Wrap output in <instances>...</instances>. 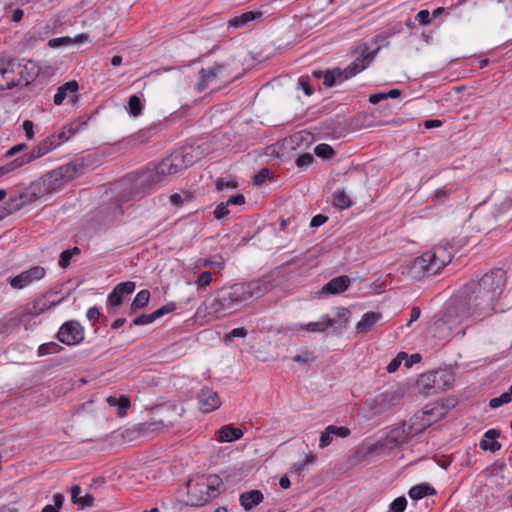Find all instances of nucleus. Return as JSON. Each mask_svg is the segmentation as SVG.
Wrapping results in <instances>:
<instances>
[{
  "mask_svg": "<svg viewBox=\"0 0 512 512\" xmlns=\"http://www.w3.org/2000/svg\"><path fill=\"white\" fill-rule=\"evenodd\" d=\"M444 415L443 407L440 405H427L423 410L416 412L408 421V431L416 436L432 424L440 420Z\"/></svg>",
  "mask_w": 512,
  "mask_h": 512,
  "instance_id": "1a4fd4ad",
  "label": "nucleus"
},
{
  "mask_svg": "<svg viewBox=\"0 0 512 512\" xmlns=\"http://www.w3.org/2000/svg\"><path fill=\"white\" fill-rule=\"evenodd\" d=\"M409 496L413 500H420L425 496H431L436 494V490L427 483L415 485L410 488L408 492Z\"/></svg>",
  "mask_w": 512,
  "mask_h": 512,
  "instance_id": "bb28decb",
  "label": "nucleus"
},
{
  "mask_svg": "<svg viewBox=\"0 0 512 512\" xmlns=\"http://www.w3.org/2000/svg\"><path fill=\"white\" fill-rule=\"evenodd\" d=\"M475 302L470 301L469 292L466 289L463 292V296L460 299L454 300L447 308L446 321H437L435 322V328L443 329L447 326V324L458 322L468 319L469 317L475 318H485L487 313L484 309H479L478 311H474Z\"/></svg>",
  "mask_w": 512,
  "mask_h": 512,
  "instance_id": "20e7f679",
  "label": "nucleus"
},
{
  "mask_svg": "<svg viewBox=\"0 0 512 512\" xmlns=\"http://www.w3.org/2000/svg\"><path fill=\"white\" fill-rule=\"evenodd\" d=\"M314 158L310 153L300 155L295 163L298 167L303 168L309 166L313 162Z\"/></svg>",
  "mask_w": 512,
  "mask_h": 512,
  "instance_id": "6e6d98bb",
  "label": "nucleus"
},
{
  "mask_svg": "<svg viewBox=\"0 0 512 512\" xmlns=\"http://www.w3.org/2000/svg\"><path fill=\"white\" fill-rule=\"evenodd\" d=\"M197 398L199 409L203 413H210L218 409L221 405V400L217 392L208 387L201 389Z\"/></svg>",
  "mask_w": 512,
  "mask_h": 512,
  "instance_id": "dca6fc26",
  "label": "nucleus"
},
{
  "mask_svg": "<svg viewBox=\"0 0 512 512\" xmlns=\"http://www.w3.org/2000/svg\"><path fill=\"white\" fill-rule=\"evenodd\" d=\"M262 12L260 11H247L240 16H235L229 20V25L234 28H241L256 19L261 18Z\"/></svg>",
  "mask_w": 512,
  "mask_h": 512,
  "instance_id": "393cba45",
  "label": "nucleus"
},
{
  "mask_svg": "<svg viewBox=\"0 0 512 512\" xmlns=\"http://www.w3.org/2000/svg\"><path fill=\"white\" fill-rule=\"evenodd\" d=\"M381 313L377 312H367L365 313L361 320L357 323L356 329L360 333H366L370 331L374 325L380 320Z\"/></svg>",
  "mask_w": 512,
  "mask_h": 512,
  "instance_id": "b1692460",
  "label": "nucleus"
},
{
  "mask_svg": "<svg viewBox=\"0 0 512 512\" xmlns=\"http://www.w3.org/2000/svg\"><path fill=\"white\" fill-rule=\"evenodd\" d=\"M222 485L221 480L217 476H210L207 479V483H196L191 486L190 482H188V493L190 495L200 494V498L196 501H192V506H200L204 502H207L210 498L216 497L220 486Z\"/></svg>",
  "mask_w": 512,
  "mask_h": 512,
  "instance_id": "9b49d317",
  "label": "nucleus"
},
{
  "mask_svg": "<svg viewBox=\"0 0 512 512\" xmlns=\"http://www.w3.org/2000/svg\"><path fill=\"white\" fill-rule=\"evenodd\" d=\"M45 150L46 152H50L51 150L55 149L56 147L59 146V141L56 139V137H47L45 138L43 141H41L39 143Z\"/></svg>",
  "mask_w": 512,
  "mask_h": 512,
  "instance_id": "3c124183",
  "label": "nucleus"
},
{
  "mask_svg": "<svg viewBox=\"0 0 512 512\" xmlns=\"http://www.w3.org/2000/svg\"><path fill=\"white\" fill-rule=\"evenodd\" d=\"M216 258H217L216 260L204 259L202 261L201 265L203 267H219V268H222L223 265H224V260L222 259L221 256H217Z\"/></svg>",
  "mask_w": 512,
  "mask_h": 512,
  "instance_id": "13d9d810",
  "label": "nucleus"
},
{
  "mask_svg": "<svg viewBox=\"0 0 512 512\" xmlns=\"http://www.w3.org/2000/svg\"><path fill=\"white\" fill-rule=\"evenodd\" d=\"M264 500V495L260 490L254 489L243 492L239 496L240 505L246 511H250Z\"/></svg>",
  "mask_w": 512,
  "mask_h": 512,
  "instance_id": "aec40b11",
  "label": "nucleus"
},
{
  "mask_svg": "<svg viewBox=\"0 0 512 512\" xmlns=\"http://www.w3.org/2000/svg\"><path fill=\"white\" fill-rule=\"evenodd\" d=\"M174 309H175V304L169 303L167 305L160 307L159 309L155 310L152 313H153L154 319L156 320V319L164 316L165 314L172 312Z\"/></svg>",
  "mask_w": 512,
  "mask_h": 512,
  "instance_id": "5fc2aeb1",
  "label": "nucleus"
},
{
  "mask_svg": "<svg viewBox=\"0 0 512 512\" xmlns=\"http://www.w3.org/2000/svg\"><path fill=\"white\" fill-rule=\"evenodd\" d=\"M292 360L294 362L306 364V363L313 361L314 357H313L312 353L306 352L304 354H299V355L293 356Z\"/></svg>",
  "mask_w": 512,
  "mask_h": 512,
  "instance_id": "0e129e2a",
  "label": "nucleus"
},
{
  "mask_svg": "<svg viewBox=\"0 0 512 512\" xmlns=\"http://www.w3.org/2000/svg\"><path fill=\"white\" fill-rule=\"evenodd\" d=\"M78 89L79 85L76 80H71L69 82L64 83L57 89V92L54 96V104L57 106L61 105L69 94L72 95L70 101L75 102L77 100L76 93Z\"/></svg>",
  "mask_w": 512,
  "mask_h": 512,
  "instance_id": "6ab92c4d",
  "label": "nucleus"
},
{
  "mask_svg": "<svg viewBox=\"0 0 512 512\" xmlns=\"http://www.w3.org/2000/svg\"><path fill=\"white\" fill-rule=\"evenodd\" d=\"M174 156H180L185 165V169L194 164L196 161L191 154V148H186L180 152H175Z\"/></svg>",
  "mask_w": 512,
  "mask_h": 512,
  "instance_id": "a18cd8bd",
  "label": "nucleus"
},
{
  "mask_svg": "<svg viewBox=\"0 0 512 512\" xmlns=\"http://www.w3.org/2000/svg\"><path fill=\"white\" fill-rule=\"evenodd\" d=\"M84 328L76 320H70L61 325L56 338L63 344L72 346L81 343L84 340Z\"/></svg>",
  "mask_w": 512,
  "mask_h": 512,
  "instance_id": "f8f14e48",
  "label": "nucleus"
},
{
  "mask_svg": "<svg viewBox=\"0 0 512 512\" xmlns=\"http://www.w3.org/2000/svg\"><path fill=\"white\" fill-rule=\"evenodd\" d=\"M192 196L189 193L179 194L175 193L170 196V203L174 206L180 207L184 202L191 201Z\"/></svg>",
  "mask_w": 512,
  "mask_h": 512,
  "instance_id": "c03bdc74",
  "label": "nucleus"
},
{
  "mask_svg": "<svg viewBox=\"0 0 512 512\" xmlns=\"http://www.w3.org/2000/svg\"><path fill=\"white\" fill-rule=\"evenodd\" d=\"M46 154H47L46 150L40 144H38L37 146L32 148L29 152L23 154V157H24L26 163L28 164V163L34 161L35 159H38Z\"/></svg>",
  "mask_w": 512,
  "mask_h": 512,
  "instance_id": "e433bc0d",
  "label": "nucleus"
},
{
  "mask_svg": "<svg viewBox=\"0 0 512 512\" xmlns=\"http://www.w3.org/2000/svg\"><path fill=\"white\" fill-rule=\"evenodd\" d=\"M216 187L220 191L226 188L234 189L237 187V183L234 181H224L223 179H218L216 181Z\"/></svg>",
  "mask_w": 512,
  "mask_h": 512,
  "instance_id": "774afa93",
  "label": "nucleus"
},
{
  "mask_svg": "<svg viewBox=\"0 0 512 512\" xmlns=\"http://www.w3.org/2000/svg\"><path fill=\"white\" fill-rule=\"evenodd\" d=\"M511 401L510 396L505 392L499 397L492 398L489 402L491 408H498L503 404H507Z\"/></svg>",
  "mask_w": 512,
  "mask_h": 512,
  "instance_id": "09e8293b",
  "label": "nucleus"
},
{
  "mask_svg": "<svg viewBox=\"0 0 512 512\" xmlns=\"http://www.w3.org/2000/svg\"><path fill=\"white\" fill-rule=\"evenodd\" d=\"M350 282V278L346 275L335 277L323 286L322 292L327 294L342 293L348 289Z\"/></svg>",
  "mask_w": 512,
  "mask_h": 512,
  "instance_id": "412c9836",
  "label": "nucleus"
},
{
  "mask_svg": "<svg viewBox=\"0 0 512 512\" xmlns=\"http://www.w3.org/2000/svg\"><path fill=\"white\" fill-rule=\"evenodd\" d=\"M228 206H229V204L227 202L219 203L213 212L214 217L216 219L220 220V219L224 218L225 216H227L229 214Z\"/></svg>",
  "mask_w": 512,
  "mask_h": 512,
  "instance_id": "8fccbe9b",
  "label": "nucleus"
},
{
  "mask_svg": "<svg viewBox=\"0 0 512 512\" xmlns=\"http://www.w3.org/2000/svg\"><path fill=\"white\" fill-rule=\"evenodd\" d=\"M500 436L497 429H489L485 432L483 439L480 441V448L485 451L496 452L501 449V444L496 440Z\"/></svg>",
  "mask_w": 512,
  "mask_h": 512,
  "instance_id": "4be33fe9",
  "label": "nucleus"
},
{
  "mask_svg": "<svg viewBox=\"0 0 512 512\" xmlns=\"http://www.w3.org/2000/svg\"><path fill=\"white\" fill-rule=\"evenodd\" d=\"M332 440H333V436L325 428V430L320 435L319 447L321 449L328 447L332 443Z\"/></svg>",
  "mask_w": 512,
  "mask_h": 512,
  "instance_id": "4d7b16f0",
  "label": "nucleus"
},
{
  "mask_svg": "<svg viewBox=\"0 0 512 512\" xmlns=\"http://www.w3.org/2000/svg\"><path fill=\"white\" fill-rule=\"evenodd\" d=\"M71 258L72 251H69V249L62 251L60 254L59 265L62 268H66L70 264Z\"/></svg>",
  "mask_w": 512,
  "mask_h": 512,
  "instance_id": "bf43d9fd",
  "label": "nucleus"
},
{
  "mask_svg": "<svg viewBox=\"0 0 512 512\" xmlns=\"http://www.w3.org/2000/svg\"><path fill=\"white\" fill-rule=\"evenodd\" d=\"M247 330L244 327L234 328L229 333H227L224 337V341L226 344L232 342L233 338H244L247 336Z\"/></svg>",
  "mask_w": 512,
  "mask_h": 512,
  "instance_id": "a19ab883",
  "label": "nucleus"
},
{
  "mask_svg": "<svg viewBox=\"0 0 512 512\" xmlns=\"http://www.w3.org/2000/svg\"><path fill=\"white\" fill-rule=\"evenodd\" d=\"M243 436V431L240 428L233 427L232 425H225L217 431L216 439L219 442H232L240 439Z\"/></svg>",
  "mask_w": 512,
  "mask_h": 512,
  "instance_id": "5701e85b",
  "label": "nucleus"
},
{
  "mask_svg": "<svg viewBox=\"0 0 512 512\" xmlns=\"http://www.w3.org/2000/svg\"><path fill=\"white\" fill-rule=\"evenodd\" d=\"M350 314L351 313L347 308H344V307L338 308L336 316L333 318L330 317V320L333 323L330 327H334L335 329H340V330L343 329L344 327H346V325L349 321Z\"/></svg>",
  "mask_w": 512,
  "mask_h": 512,
  "instance_id": "cd10ccee",
  "label": "nucleus"
},
{
  "mask_svg": "<svg viewBox=\"0 0 512 512\" xmlns=\"http://www.w3.org/2000/svg\"><path fill=\"white\" fill-rule=\"evenodd\" d=\"M149 299L150 292L148 290L139 291L130 305V313H135L137 310L144 308L148 304Z\"/></svg>",
  "mask_w": 512,
  "mask_h": 512,
  "instance_id": "c756f323",
  "label": "nucleus"
},
{
  "mask_svg": "<svg viewBox=\"0 0 512 512\" xmlns=\"http://www.w3.org/2000/svg\"><path fill=\"white\" fill-rule=\"evenodd\" d=\"M77 172V166L73 163H68L54 169L53 171L47 173L42 181L36 184H33L30 189L32 190V195L35 197H39L42 192L52 193L61 188V186L73 179Z\"/></svg>",
  "mask_w": 512,
  "mask_h": 512,
  "instance_id": "39448f33",
  "label": "nucleus"
},
{
  "mask_svg": "<svg viewBox=\"0 0 512 512\" xmlns=\"http://www.w3.org/2000/svg\"><path fill=\"white\" fill-rule=\"evenodd\" d=\"M270 171L268 169L260 170L253 178V182L256 185H262L268 178Z\"/></svg>",
  "mask_w": 512,
  "mask_h": 512,
  "instance_id": "680f3d73",
  "label": "nucleus"
},
{
  "mask_svg": "<svg viewBox=\"0 0 512 512\" xmlns=\"http://www.w3.org/2000/svg\"><path fill=\"white\" fill-rule=\"evenodd\" d=\"M235 78L236 75H234L232 63H215L213 67L200 70L196 90L202 92L212 84L220 87L221 85L229 84Z\"/></svg>",
  "mask_w": 512,
  "mask_h": 512,
  "instance_id": "423d86ee",
  "label": "nucleus"
},
{
  "mask_svg": "<svg viewBox=\"0 0 512 512\" xmlns=\"http://www.w3.org/2000/svg\"><path fill=\"white\" fill-rule=\"evenodd\" d=\"M27 148V145L25 143H20V144H17L13 147H11L6 153H5V157L7 158H10V157H13L14 155L20 153L21 151L25 150Z\"/></svg>",
  "mask_w": 512,
  "mask_h": 512,
  "instance_id": "338daca9",
  "label": "nucleus"
},
{
  "mask_svg": "<svg viewBox=\"0 0 512 512\" xmlns=\"http://www.w3.org/2000/svg\"><path fill=\"white\" fill-rule=\"evenodd\" d=\"M333 205L338 209H346L352 205V201L349 196L346 194L344 189H338L333 194Z\"/></svg>",
  "mask_w": 512,
  "mask_h": 512,
  "instance_id": "7c9ffc66",
  "label": "nucleus"
},
{
  "mask_svg": "<svg viewBox=\"0 0 512 512\" xmlns=\"http://www.w3.org/2000/svg\"><path fill=\"white\" fill-rule=\"evenodd\" d=\"M128 109H129V113L134 117H137L141 114L142 103H141L140 98L137 95H132L129 98Z\"/></svg>",
  "mask_w": 512,
  "mask_h": 512,
  "instance_id": "c9c22d12",
  "label": "nucleus"
},
{
  "mask_svg": "<svg viewBox=\"0 0 512 512\" xmlns=\"http://www.w3.org/2000/svg\"><path fill=\"white\" fill-rule=\"evenodd\" d=\"M46 275V269L42 266H33L27 270L22 271L14 277H9L7 282L13 289L21 290L33 283L40 281Z\"/></svg>",
  "mask_w": 512,
  "mask_h": 512,
  "instance_id": "ddd939ff",
  "label": "nucleus"
},
{
  "mask_svg": "<svg viewBox=\"0 0 512 512\" xmlns=\"http://www.w3.org/2000/svg\"><path fill=\"white\" fill-rule=\"evenodd\" d=\"M49 46L51 47H59L61 45L72 44V38L70 37H60L49 40Z\"/></svg>",
  "mask_w": 512,
  "mask_h": 512,
  "instance_id": "e2e57ef3",
  "label": "nucleus"
},
{
  "mask_svg": "<svg viewBox=\"0 0 512 512\" xmlns=\"http://www.w3.org/2000/svg\"><path fill=\"white\" fill-rule=\"evenodd\" d=\"M53 501L54 504L44 506L42 512H59L64 501V496L61 493H56L53 495Z\"/></svg>",
  "mask_w": 512,
  "mask_h": 512,
  "instance_id": "58836bf2",
  "label": "nucleus"
},
{
  "mask_svg": "<svg viewBox=\"0 0 512 512\" xmlns=\"http://www.w3.org/2000/svg\"><path fill=\"white\" fill-rule=\"evenodd\" d=\"M416 20L421 25H427L430 23V12L428 10H421L416 15Z\"/></svg>",
  "mask_w": 512,
  "mask_h": 512,
  "instance_id": "69168bd1",
  "label": "nucleus"
},
{
  "mask_svg": "<svg viewBox=\"0 0 512 512\" xmlns=\"http://www.w3.org/2000/svg\"><path fill=\"white\" fill-rule=\"evenodd\" d=\"M23 130L25 132V136L28 140H32L34 138V124L31 120H25L22 124Z\"/></svg>",
  "mask_w": 512,
  "mask_h": 512,
  "instance_id": "052dcab7",
  "label": "nucleus"
},
{
  "mask_svg": "<svg viewBox=\"0 0 512 512\" xmlns=\"http://www.w3.org/2000/svg\"><path fill=\"white\" fill-rule=\"evenodd\" d=\"M408 423L407 422H404L402 423L401 425L393 428L387 435L386 439H385V442L386 443H379V444H376V445H372L369 447V452L372 453L374 452L378 446L379 447H383V446H386V445H389V444H394V445H402L406 442H408L412 437H414L413 434H410L408 433Z\"/></svg>",
  "mask_w": 512,
  "mask_h": 512,
  "instance_id": "4468645a",
  "label": "nucleus"
},
{
  "mask_svg": "<svg viewBox=\"0 0 512 512\" xmlns=\"http://www.w3.org/2000/svg\"><path fill=\"white\" fill-rule=\"evenodd\" d=\"M426 261L430 264L427 268L428 276L439 273L453 259L451 247L438 245L429 251H426Z\"/></svg>",
  "mask_w": 512,
  "mask_h": 512,
  "instance_id": "9d476101",
  "label": "nucleus"
},
{
  "mask_svg": "<svg viewBox=\"0 0 512 512\" xmlns=\"http://www.w3.org/2000/svg\"><path fill=\"white\" fill-rule=\"evenodd\" d=\"M155 319H154V316H153V313L151 314H142L140 316H137L133 319L132 323L130 324V327L135 325V326H143V325H147V324H150L152 322H154Z\"/></svg>",
  "mask_w": 512,
  "mask_h": 512,
  "instance_id": "de8ad7c7",
  "label": "nucleus"
},
{
  "mask_svg": "<svg viewBox=\"0 0 512 512\" xmlns=\"http://www.w3.org/2000/svg\"><path fill=\"white\" fill-rule=\"evenodd\" d=\"M408 354L405 352H400L398 355L387 365L386 370L389 373L395 372L399 366L401 365L404 359H407Z\"/></svg>",
  "mask_w": 512,
  "mask_h": 512,
  "instance_id": "37998d69",
  "label": "nucleus"
},
{
  "mask_svg": "<svg viewBox=\"0 0 512 512\" xmlns=\"http://www.w3.org/2000/svg\"><path fill=\"white\" fill-rule=\"evenodd\" d=\"M407 500L405 497H398L391 503V510L394 512H403L406 508Z\"/></svg>",
  "mask_w": 512,
  "mask_h": 512,
  "instance_id": "603ef678",
  "label": "nucleus"
},
{
  "mask_svg": "<svg viewBox=\"0 0 512 512\" xmlns=\"http://www.w3.org/2000/svg\"><path fill=\"white\" fill-rule=\"evenodd\" d=\"M25 164H27V163L22 155L16 159L10 161L9 163H7L5 165L0 166V177L16 170L17 168H19Z\"/></svg>",
  "mask_w": 512,
  "mask_h": 512,
  "instance_id": "473e14b6",
  "label": "nucleus"
},
{
  "mask_svg": "<svg viewBox=\"0 0 512 512\" xmlns=\"http://www.w3.org/2000/svg\"><path fill=\"white\" fill-rule=\"evenodd\" d=\"M107 403L112 407H118V415L123 416L126 414V411L130 407V400L126 396H109L107 398Z\"/></svg>",
  "mask_w": 512,
  "mask_h": 512,
  "instance_id": "c85d7f7f",
  "label": "nucleus"
},
{
  "mask_svg": "<svg viewBox=\"0 0 512 512\" xmlns=\"http://www.w3.org/2000/svg\"><path fill=\"white\" fill-rule=\"evenodd\" d=\"M184 169L185 165L181 157L174 156L173 153L157 165L142 170L137 179H127L121 182L119 200L126 201L140 194L148 193L156 186L170 182L173 175Z\"/></svg>",
  "mask_w": 512,
  "mask_h": 512,
  "instance_id": "f03ea898",
  "label": "nucleus"
},
{
  "mask_svg": "<svg viewBox=\"0 0 512 512\" xmlns=\"http://www.w3.org/2000/svg\"><path fill=\"white\" fill-rule=\"evenodd\" d=\"M332 324L333 323L330 320V316L329 315H324V316L321 317V319L319 321L309 322L307 324H300L299 328L301 330H307L309 332H324L328 328H330V326Z\"/></svg>",
  "mask_w": 512,
  "mask_h": 512,
  "instance_id": "a878e982",
  "label": "nucleus"
},
{
  "mask_svg": "<svg viewBox=\"0 0 512 512\" xmlns=\"http://www.w3.org/2000/svg\"><path fill=\"white\" fill-rule=\"evenodd\" d=\"M314 153L316 156L328 160L333 157L334 150L330 145L321 143L315 147Z\"/></svg>",
  "mask_w": 512,
  "mask_h": 512,
  "instance_id": "f704fd0d",
  "label": "nucleus"
},
{
  "mask_svg": "<svg viewBox=\"0 0 512 512\" xmlns=\"http://www.w3.org/2000/svg\"><path fill=\"white\" fill-rule=\"evenodd\" d=\"M298 88L303 89L304 93L307 96H311L313 94V90L311 86L309 85V77L308 76H301L298 79Z\"/></svg>",
  "mask_w": 512,
  "mask_h": 512,
  "instance_id": "864d4df0",
  "label": "nucleus"
},
{
  "mask_svg": "<svg viewBox=\"0 0 512 512\" xmlns=\"http://www.w3.org/2000/svg\"><path fill=\"white\" fill-rule=\"evenodd\" d=\"M213 280L212 273L210 271H203L199 274L198 279L195 281L198 290H204L211 284Z\"/></svg>",
  "mask_w": 512,
  "mask_h": 512,
  "instance_id": "4c0bfd02",
  "label": "nucleus"
},
{
  "mask_svg": "<svg viewBox=\"0 0 512 512\" xmlns=\"http://www.w3.org/2000/svg\"><path fill=\"white\" fill-rule=\"evenodd\" d=\"M451 190L446 187L436 189L432 194V199L436 203H443L451 194Z\"/></svg>",
  "mask_w": 512,
  "mask_h": 512,
  "instance_id": "49530a36",
  "label": "nucleus"
},
{
  "mask_svg": "<svg viewBox=\"0 0 512 512\" xmlns=\"http://www.w3.org/2000/svg\"><path fill=\"white\" fill-rule=\"evenodd\" d=\"M373 57L374 53L370 52L367 47L361 49L359 56L345 70H343L344 76L341 80H347L363 71L372 61Z\"/></svg>",
  "mask_w": 512,
  "mask_h": 512,
  "instance_id": "2eb2a0df",
  "label": "nucleus"
},
{
  "mask_svg": "<svg viewBox=\"0 0 512 512\" xmlns=\"http://www.w3.org/2000/svg\"><path fill=\"white\" fill-rule=\"evenodd\" d=\"M506 283V273L502 269H495L486 273L478 281H471L465 286L469 292L470 301L475 302L474 311L484 309L487 315L494 311V303L503 292Z\"/></svg>",
  "mask_w": 512,
  "mask_h": 512,
  "instance_id": "7ed1b4c3",
  "label": "nucleus"
},
{
  "mask_svg": "<svg viewBox=\"0 0 512 512\" xmlns=\"http://www.w3.org/2000/svg\"><path fill=\"white\" fill-rule=\"evenodd\" d=\"M26 198H27L26 194H21L16 198H10L7 203L9 206L10 212L17 211V210L21 209L26 202Z\"/></svg>",
  "mask_w": 512,
  "mask_h": 512,
  "instance_id": "79ce46f5",
  "label": "nucleus"
},
{
  "mask_svg": "<svg viewBox=\"0 0 512 512\" xmlns=\"http://www.w3.org/2000/svg\"><path fill=\"white\" fill-rule=\"evenodd\" d=\"M52 296V292H46L44 294H41L40 296L36 297L31 303L24 305L19 309L15 310L14 312H12L10 321L13 322L15 325H18L24 322L26 317L39 316L45 311L53 307H56L64 300L63 297L58 300H52Z\"/></svg>",
  "mask_w": 512,
  "mask_h": 512,
  "instance_id": "0eeeda50",
  "label": "nucleus"
},
{
  "mask_svg": "<svg viewBox=\"0 0 512 512\" xmlns=\"http://www.w3.org/2000/svg\"><path fill=\"white\" fill-rule=\"evenodd\" d=\"M136 284L133 281H126L117 284L112 292L108 295L107 302L112 307L120 306L123 303L125 295L132 294Z\"/></svg>",
  "mask_w": 512,
  "mask_h": 512,
  "instance_id": "f3484780",
  "label": "nucleus"
},
{
  "mask_svg": "<svg viewBox=\"0 0 512 512\" xmlns=\"http://www.w3.org/2000/svg\"><path fill=\"white\" fill-rule=\"evenodd\" d=\"M343 76H344V72H343V70H341L339 68L333 69L331 71L328 70L323 75V77H324L323 84L327 87H331L337 81L343 82L344 80H341V78H343Z\"/></svg>",
  "mask_w": 512,
  "mask_h": 512,
  "instance_id": "2f4dec72",
  "label": "nucleus"
},
{
  "mask_svg": "<svg viewBox=\"0 0 512 512\" xmlns=\"http://www.w3.org/2000/svg\"><path fill=\"white\" fill-rule=\"evenodd\" d=\"M326 429L333 437L337 436V437H341V438H346L350 435L349 428L345 427V426L338 427L335 425H329L326 427Z\"/></svg>",
  "mask_w": 512,
  "mask_h": 512,
  "instance_id": "ea45409f",
  "label": "nucleus"
},
{
  "mask_svg": "<svg viewBox=\"0 0 512 512\" xmlns=\"http://www.w3.org/2000/svg\"><path fill=\"white\" fill-rule=\"evenodd\" d=\"M62 349L63 348L56 342H48V343L41 344L38 347V355L46 356L49 354H56V353H59Z\"/></svg>",
  "mask_w": 512,
  "mask_h": 512,
  "instance_id": "72a5a7b5",
  "label": "nucleus"
},
{
  "mask_svg": "<svg viewBox=\"0 0 512 512\" xmlns=\"http://www.w3.org/2000/svg\"><path fill=\"white\" fill-rule=\"evenodd\" d=\"M277 286L273 275L249 283H236L219 289L212 299L205 301L206 310L216 317L229 315L253 299L263 297Z\"/></svg>",
  "mask_w": 512,
  "mask_h": 512,
  "instance_id": "f257e3e1",
  "label": "nucleus"
},
{
  "mask_svg": "<svg viewBox=\"0 0 512 512\" xmlns=\"http://www.w3.org/2000/svg\"><path fill=\"white\" fill-rule=\"evenodd\" d=\"M430 264L426 261V253L424 252L421 256L416 257L409 266L408 275L414 281H421L428 276L427 268Z\"/></svg>",
  "mask_w": 512,
  "mask_h": 512,
  "instance_id": "a211bd4d",
  "label": "nucleus"
},
{
  "mask_svg": "<svg viewBox=\"0 0 512 512\" xmlns=\"http://www.w3.org/2000/svg\"><path fill=\"white\" fill-rule=\"evenodd\" d=\"M454 375L447 370H437L422 374L417 380V386L427 394H435L452 386Z\"/></svg>",
  "mask_w": 512,
  "mask_h": 512,
  "instance_id": "6e6552de",
  "label": "nucleus"
}]
</instances>
